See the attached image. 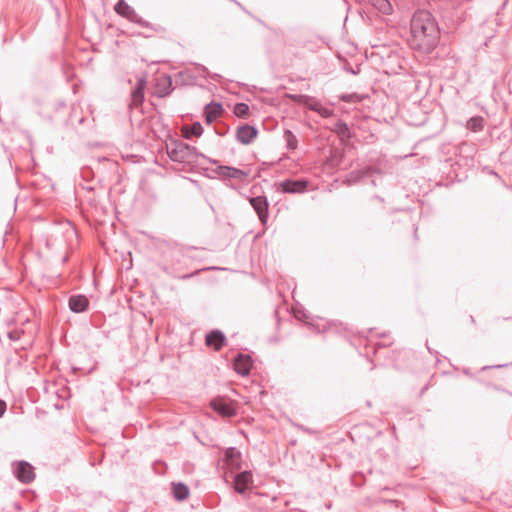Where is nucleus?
<instances>
[{"label": "nucleus", "instance_id": "nucleus-1", "mask_svg": "<svg viewBox=\"0 0 512 512\" xmlns=\"http://www.w3.org/2000/svg\"><path fill=\"white\" fill-rule=\"evenodd\" d=\"M439 30L428 11H417L410 24V45L413 49L429 53L438 43Z\"/></svg>", "mask_w": 512, "mask_h": 512}, {"label": "nucleus", "instance_id": "nucleus-2", "mask_svg": "<svg viewBox=\"0 0 512 512\" xmlns=\"http://www.w3.org/2000/svg\"><path fill=\"white\" fill-rule=\"evenodd\" d=\"M210 405L222 417H233L236 415V403L225 397L214 398Z\"/></svg>", "mask_w": 512, "mask_h": 512}, {"label": "nucleus", "instance_id": "nucleus-3", "mask_svg": "<svg viewBox=\"0 0 512 512\" xmlns=\"http://www.w3.org/2000/svg\"><path fill=\"white\" fill-rule=\"evenodd\" d=\"M258 131L255 127L244 125L237 130V139L244 145L250 144L257 136Z\"/></svg>", "mask_w": 512, "mask_h": 512}, {"label": "nucleus", "instance_id": "nucleus-4", "mask_svg": "<svg viewBox=\"0 0 512 512\" xmlns=\"http://www.w3.org/2000/svg\"><path fill=\"white\" fill-rule=\"evenodd\" d=\"M16 476L23 483L31 482L34 479L33 467L27 462H19L16 466Z\"/></svg>", "mask_w": 512, "mask_h": 512}, {"label": "nucleus", "instance_id": "nucleus-5", "mask_svg": "<svg viewBox=\"0 0 512 512\" xmlns=\"http://www.w3.org/2000/svg\"><path fill=\"white\" fill-rule=\"evenodd\" d=\"M115 11L117 14H119L120 16H122L130 21H133V22L139 21V18L137 16L136 12L134 11V9L130 5H128L124 0H120L116 4Z\"/></svg>", "mask_w": 512, "mask_h": 512}, {"label": "nucleus", "instance_id": "nucleus-6", "mask_svg": "<svg viewBox=\"0 0 512 512\" xmlns=\"http://www.w3.org/2000/svg\"><path fill=\"white\" fill-rule=\"evenodd\" d=\"M252 483V475L250 472H242L238 474L234 481V489L238 493H243L247 489H249Z\"/></svg>", "mask_w": 512, "mask_h": 512}, {"label": "nucleus", "instance_id": "nucleus-7", "mask_svg": "<svg viewBox=\"0 0 512 512\" xmlns=\"http://www.w3.org/2000/svg\"><path fill=\"white\" fill-rule=\"evenodd\" d=\"M252 367V360L247 355H239L234 361V368L237 373L248 375Z\"/></svg>", "mask_w": 512, "mask_h": 512}, {"label": "nucleus", "instance_id": "nucleus-8", "mask_svg": "<svg viewBox=\"0 0 512 512\" xmlns=\"http://www.w3.org/2000/svg\"><path fill=\"white\" fill-rule=\"evenodd\" d=\"M171 85H172V80L168 75H166V74L159 75L156 79V94L159 97L166 96L169 93Z\"/></svg>", "mask_w": 512, "mask_h": 512}, {"label": "nucleus", "instance_id": "nucleus-9", "mask_svg": "<svg viewBox=\"0 0 512 512\" xmlns=\"http://www.w3.org/2000/svg\"><path fill=\"white\" fill-rule=\"evenodd\" d=\"M223 108L221 104L211 103L205 107V118L207 123H212L222 115Z\"/></svg>", "mask_w": 512, "mask_h": 512}, {"label": "nucleus", "instance_id": "nucleus-10", "mask_svg": "<svg viewBox=\"0 0 512 512\" xmlns=\"http://www.w3.org/2000/svg\"><path fill=\"white\" fill-rule=\"evenodd\" d=\"M224 340V335L219 331H213L206 336V344L215 350H219L223 346Z\"/></svg>", "mask_w": 512, "mask_h": 512}, {"label": "nucleus", "instance_id": "nucleus-11", "mask_svg": "<svg viewBox=\"0 0 512 512\" xmlns=\"http://www.w3.org/2000/svg\"><path fill=\"white\" fill-rule=\"evenodd\" d=\"M88 303H89L88 299L82 295L72 296L69 299V307L74 312L84 311L87 308Z\"/></svg>", "mask_w": 512, "mask_h": 512}, {"label": "nucleus", "instance_id": "nucleus-12", "mask_svg": "<svg viewBox=\"0 0 512 512\" xmlns=\"http://www.w3.org/2000/svg\"><path fill=\"white\" fill-rule=\"evenodd\" d=\"M251 205L257 211L261 221L267 216V202L263 197H255L250 200Z\"/></svg>", "mask_w": 512, "mask_h": 512}, {"label": "nucleus", "instance_id": "nucleus-13", "mask_svg": "<svg viewBox=\"0 0 512 512\" xmlns=\"http://www.w3.org/2000/svg\"><path fill=\"white\" fill-rule=\"evenodd\" d=\"M305 181H285L281 184L283 191L289 193L301 192L306 188Z\"/></svg>", "mask_w": 512, "mask_h": 512}, {"label": "nucleus", "instance_id": "nucleus-14", "mask_svg": "<svg viewBox=\"0 0 512 512\" xmlns=\"http://www.w3.org/2000/svg\"><path fill=\"white\" fill-rule=\"evenodd\" d=\"M146 85L145 79H140L138 81L136 89L132 93V102L134 105H140L144 100V88Z\"/></svg>", "mask_w": 512, "mask_h": 512}, {"label": "nucleus", "instance_id": "nucleus-15", "mask_svg": "<svg viewBox=\"0 0 512 512\" xmlns=\"http://www.w3.org/2000/svg\"><path fill=\"white\" fill-rule=\"evenodd\" d=\"M219 169L221 170V173L223 175L233 177V178L243 179V178L247 177V175H248L246 172H244L242 170L228 167V166H222Z\"/></svg>", "mask_w": 512, "mask_h": 512}, {"label": "nucleus", "instance_id": "nucleus-16", "mask_svg": "<svg viewBox=\"0 0 512 512\" xmlns=\"http://www.w3.org/2000/svg\"><path fill=\"white\" fill-rule=\"evenodd\" d=\"M202 132L203 129L200 123H194L191 127L182 128V133L185 138H190L191 136L199 137Z\"/></svg>", "mask_w": 512, "mask_h": 512}, {"label": "nucleus", "instance_id": "nucleus-17", "mask_svg": "<svg viewBox=\"0 0 512 512\" xmlns=\"http://www.w3.org/2000/svg\"><path fill=\"white\" fill-rule=\"evenodd\" d=\"M174 496L177 500H185L189 496V489L186 485L177 483L173 485Z\"/></svg>", "mask_w": 512, "mask_h": 512}, {"label": "nucleus", "instance_id": "nucleus-18", "mask_svg": "<svg viewBox=\"0 0 512 512\" xmlns=\"http://www.w3.org/2000/svg\"><path fill=\"white\" fill-rule=\"evenodd\" d=\"M377 10L384 14H390L392 5L388 0H368Z\"/></svg>", "mask_w": 512, "mask_h": 512}, {"label": "nucleus", "instance_id": "nucleus-19", "mask_svg": "<svg viewBox=\"0 0 512 512\" xmlns=\"http://www.w3.org/2000/svg\"><path fill=\"white\" fill-rule=\"evenodd\" d=\"M483 127L484 119L482 117H474L467 122V128L473 132L480 131Z\"/></svg>", "mask_w": 512, "mask_h": 512}, {"label": "nucleus", "instance_id": "nucleus-20", "mask_svg": "<svg viewBox=\"0 0 512 512\" xmlns=\"http://www.w3.org/2000/svg\"><path fill=\"white\" fill-rule=\"evenodd\" d=\"M309 108L311 110H314L316 112H318L320 115H322L323 117H330L332 116V110L328 109V108H325L323 107L320 103L318 102H311L308 104Z\"/></svg>", "mask_w": 512, "mask_h": 512}, {"label": "nucleus", "instance_id": "nucleus-21", "mask_svg": "<svg viewBox=\"0 0 512 512\" xmlns=\"http://www.w3.org/2000/svg\"><path fill=\"white\" fill-rule=\"evenodd\" d=\"M284 137L287 142V147L289 149L294 150L297 148L298 140H297L296 136L291 131H288V130L285 131Z\"/></svg>", "mask_w": 512, "mask_h": 512}, {"label": "nucleus", "instance_id": "nucleus-22", "mask_svg": "<svg viewBox=\"0 0 512 512\" xmlns=\"http://www.w3.org/2000/svg\"><path fill=\"white\" fill-rule=\"evenodd\" d=\"M249 106L245 103H238L234 106V114L238 117H246L248 115Z\"/></svg>", "mask_w": 512, "mask_h": 512}, {"label": "nucleus", "instance_id": "nucleus-23", "mask_svg": "<svg viewBox=\"0 0 512 512\" xmlns=\"http://www.w3.org/2000/svg\"><path fill=\"white\" fill-rule=\"evenodd\" d=\"M363 175H364V172H361V171L351 173L345 182L348 184L354 183L357 180H359L361 177H363Z\"/></svg>", "mask_w": 512, "mask_h": 512}, {"label": "nucleus", "instance_id": "nucleus-24", "mask_svg": "<svg viewBox=\"0 0 512 512\" xmlns=\"http://www.w3.org/2000/svg\"><path fill=\"white\" fill-rule=\"evenodd\" d=\"M225 455H226V459H227L229 462H231V463H233V462H234V459H235V458H238V457H239V453H238L235 449H233V448L228 449V450L226 451V454H225Z\"/></svg>", "mask_w": 512, "mask_h": 512}, {"label": "nucleus", "instance_id": "nucleus-25", "mask_svg": "<svg viewBox=\"0 0 512 512\" xmlns=\"http://www.w3.org/2000/svg\"><path fill=\"white\" fill-rule=\"evenodd\" d=\"M503 328L507 331L512 330V318L511 317L504 319Z\"/></svg>", "mask_w": 512, "mask_h": 512}, {"label": "nucleus", "instance_id": "nucleus-26", "mask_svg": "<svg viewBox=\"0 0 512 512\" xmlns=\"http://www.w3.org/2000/svg\"><path fill=\"white\" fill-rule=\"evenodd\" d=\"M171 158H173L174 160H178L180 159L181 157L178 156V149H172L170 152H169Z\"/></svg>", "mask_w": 512, "mask_h": 512}, {"label": "nucleus", "instance_id": "nucleus-27", "mask_svg": "<svg viewBox=\"0 0 512 512\" xmlns=\"http://www.w3.org/2000/svg\"><path fill=\"white\" fill-rule=\"evenodd\" d=\"M6 411V403L2 400H0V417L4 414Z\"/></svg>", "mask_w": 512, "mask_h": 512}, {"label": "nucleus", "instance_id": "nucleus-28", "mask_svg": "<svg viewBox=\"0 0 512 512\" xmlns=\"http://www.w3.org/2000/svg\"><path fill=\"white\" fill-rule=\"evenodd\" d=\"M178 148H179V151L182 152L183 150L187 149V146L179 145Z\"/></svg>", "mask_w": 512, "mask_h": 512}]
</instances>
